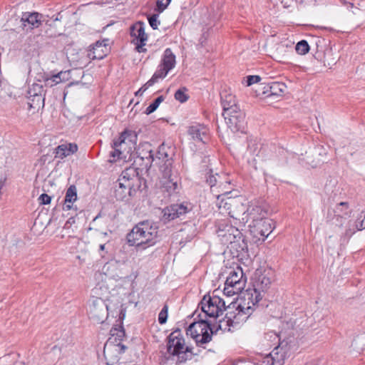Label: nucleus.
<instances>
[{
	"mask_svg": "<svg viewBox=\"0 0 365 365\" xmlns=\"http://www.w3.org/2000/svg\"><path fill=\"white\" fill-rule=\"evenodd\" d=\"M274 272L271 269H258L255 272L254 289L246 291L242 299L237 304V313L228 312L224 319L219 321L218 329L223 331H232L242 322L252 314L254 307L262 299L260 292H267L273 281Z\"/></svg>",
	"mask_w": 365,
	"mask_h": 365,
	"instance_id": "obj_1",
	"label": "nucleus"
},
{
	"mask_svg": "<svg viewBox=\"0 0 365 365\" xmlns=\"http://www.w3.org/2000/svg\"><path fill=\"white\" fill-rule=\"evenodd\" d=\"M176 64L175 56L170 48H168L164 51L161 61L158 68L153 75V81H158L160 78H164L168 72L171 71Z\"/></svg>",
	"mask_w": 365,
	"mask_h": 365,
	"instance_id": "obj_9",
	"label": "nucleus"
},
{
	"mask_svg": "<svg viewBox=\"0 0 365 365\" xmlns=\"http://www.w3.org/2000/svg\"><path fill=\"white\" fill-rule=\"evenodd\" d=\"M136 138L137 135L135 133L129 130H124L120 133L118 138H115L112 145L113 150L110 153V156L113 158V160L120 158V155H122L121 148L125 143L126 140L130 142H133Z\"/></svg>",
	"mask_w": 365,
	"mask_h": 365,
	"instance_id": "obj_10",
	"label": "nucleus"
},
{
	"mask_svg": "<svg viewBox=\"0 0 365 365\" xmlns=\"http://www.w3.org/2000/svg\"><path fill=\"white\" fill-rule=\"evenodd\" d=\"M137 153L138 156L143 160H146L145 163L146 166H150L154 160V153L150 148V145L148 143H145L140 148Z\"/></svg>",
	"mask_w": 365,
	"mask_h": 365,
	"instance_id": "obj_28",
	"label": "nucleus"
},
{
	"mask_svg": "<svg viewBox=\"0 0 365 365\" xmlns=\"http://www.w3.org/2000/svg\"><path fill=\"white\" fill-rule=\"evenodd\" d=\"M221 104L223 112L231 110L234 107H240L237 104L235 96L227 90H224L220 93Z\"/></svg>",
	"mask_w": 365,
	"mask_h": 365,
	"instance_id": "obj_25",
	"label": "nucleus"
},
{
	"mask_svg": "<svg viewBox=\"0 0 365 365\" xmlns=\"http://www.w3.org/2000/svg\"><path fill=\"white\" fill-rule=\"evenodd\" d=\"M138 189V188L135 187V185L117 181L114 190V196L118 200L127 202L135 194Z\"/></svg>",
	"mask_w": 365,
	"mask_h": 365,
	"instance_id": "obj_12",
	"label": "nucleus"
},
{
	"mask_svg": "<svg viewBox=\"0 0 365 365\" xmlns=\"http://www.w3.org/2000/svg\"><path fill=\"white\" fill-rule=\"evenodd\" d=\"M130 36L134 44L143 43L147 41V35L145 33L144 25L142 22H138L130 27Z\"/></svg>",
	"mask_w": 365,
	"mask_h": 365,
	"instance_id": "obj_24",
	"label": "nucleus"
},
{
	"mask_svg": "<svg viewBox=\"0 0 365 365\" xmlns=\"http://www.w3.org/2000/svg\"><path fill=\"white\" fill-rule=\"evenodd\" d=\"M109 39L104 38L102 41H96L93 45V60L102 59L107 56L109 52L108 46Z\"/></svg>",
	"mask_w": 365,
	"mask_h": 365,
	"instance_id": "obj_22",
	"label": "nucleus"
},
{
	"mask_svg": "<svg viewBox=\"0 0 365 365\" xmlns=\"http://www.w3.org/2000/svg\"><path fill=\"white\" fill-rule=\"evenodd\" d=\"M40 205H48L51 203V197L46 193L41 194L38 197Z\"/></svg>",
	"mask_w": 365,
	"mask_h": 365,
	"instance_id": "obj_44",
	"label": "nucleus"
},
{
	"mask_svg": "<svg viewBox=\"0 0 365 365\" xmlns=\"http://www.w3.org/2000/svg\"><path fill=\"white\" fill-rule=\"evenodd\" d=\"M145 44V42H143V43H138V44H135L136 45V50L138 51V52L141 53V52L145 51L146 49L143 48Z\"/></svg>",
	"mask_w": 365,
	"mask_h": 365,
	"instance_id": "obj_48",
	"label": "nucleus"
},
{
	"mask_svg": "<svg viewBox=\"0 0 365 365\" xmlns=\"http://www.w3.org/2000/svg\"><path fill=\"white\" fill-rule=\"evenodd\" d=\"M164 101L163 96H158L149 106L145 109V113L150 115L153 113L159 106V105Z\"/></svg>",
	"mask_w": 365,
	"mask_h": 365,
	"instance_id": "obj_35",
	"label": "nucleus"
},
{
	"mask_svg": "<svg viewBox=\"0 0 365 365\" xmlns=\"http://www.w3.org/2000/svg\"><path fill=\"white\" fill-rule=\"evenodd\" d=\"M62 16H61V13H58L56 17L53 19V21H61Z\"/></svg>",
	"mask_w": 365,
	"mask_h": 365,
	"instance_id": "obj_53",
	"label": "nucleus"
},
{
	"mask_svg": "<svg viewBox=\"0 0 365 365\" xmlns=\"http://www.w3.org/2000/svg\"><path fill=\"white\" fill-rule=\"evenodd\" d=\"M225 123L232 133H245V113L240 107H234L222 113Z\"/></svg>",
	"mask_w": 365,
	"mask_h": 365,
	"instance_id": "obj_6",
	"label": "nucleus"
},
{
	"mask_svg": "<svg viewBox=\"0 0 365 365\" xmlns=\"http://www.w3.org/2000/svg\"><path fill=\"white\" fill-rule=\"evenodd\" d=\"M185 232H191V234L190 235H187V237H185L186 241H190L195 235V229L191 225H187L184 229H181L180 230V235H181L182 238L184 237V235H185L184 234Z\"/></svg>",
	"mask_w": 365,
	"mask_h": 365,
	"instance_id": "obj_37",
	"label": "nucleus"
},
{
	"mask_svg": "<svg viewBox=\"0 0 365 365\" xmlns=\"http://www.w3.org/2000/svg\"><path fill=\"white\" fill-rule=\"evenodd\" d=\"M190 210L185 203L173 204L163 210V220L165 221L173 220L185 215Z\"/></svg>",
	"mask_w": 365,
	"mask_h": 365,
	"instance_id": "obj_13",
	"label": "nucleus"
},
{
	"mask_svg": "<svg viewBox=\"0 0 365 365\" xmlns=\"http://www.w3.org/2000/svg\"><path fill=\"white\" fill-rule=\"evenodd\" d=\"M349 204L346 202H341L337 205L336 210H329L327 216V222H331L332 225L341 227L344 220V215L349 214Z\"/></svg>",
	"mask_w": 365,
	"mask_h": 365,
	"instance_id": "obj_11",
	"label": "nucleus"
},
{
	"mask_svg": "<svg viewBox=\"0 0 365 365\" xmlns=\"http://www.w3.org/2000/svg\"><path fill=\"white\" fill-rule=\"evenodd\" d=\"M105 245L106 242L99 245V250L102 257H104V254L103 252H104Z\"/></svg>",
	"mask_w": 365,
	"mask_h": 365,
	"instance_id": "obj_50",
	"label": "nucleus"
},
{
	"mask_svg": "<svg viewBox=\"0 0 365 365\" xmlns=\"http://www.w3.org/2000/svg\"><path fill=\"white\" fill-rule=\"evenodd\" d=\"M91 230V227L90 226V225H88V231Z\"/></svg>",
	"mask_w": 365,
	"mask_h": 365,
	"instance_id": "obj_58",
	"label": "nucleus"
},
{
	"mask_svg": "<svg viewBox=\"0 0 365 365\" xmlns=\"http://www.w3.org/2000/svg\"><path fill=\"white\" fill-rule=\"evenodd\" d=\"M187 133L195 142L205 143L208 140V129L201 125L190 126Z\"/></svg>",
	"mask_w": 365,
	"mask_h": 365,
	"instance_id": "obj_20",
	"label": "nucleus"
},
{
	"mask_svg": "<svg viewBox=\"0 0 365 365\" xmlns=\"http://www.w3.org/2000/svg\"><path fill=\"white\" fill-rule=\"evenodd\" d=\"M29 102H28V106L29 110H34V112L35 110H38L40 108L44 107V101L45 98L42 96V95H30L29 97Z\"/></svg>",
	"mask_w": 365,
	"mask_h": 365,
	"instance_id": "obj_31",
	"label": "nucleus"
},
{
	"mask_svg": "<svg viewBox=\"0 0 365 365\" xmlns=\"http://www.w3.org/2000/svg\"><path fill=\"white\" fill-rule=\"evenodd\" d=\"M244 201L240 197H235L234 200H232V202L230 203V205L232 207L230 213L231 217L242 221V218L247 212V205Z\"/></svg>",
	"mask_w": 365,
	"mask_h": 365,
	"instance_id": "obj_15",
	"label": "nucleus"
},
{
	"mask_svg": "<svg viewBox=\"0 0 365 365\" xmlns=\"http://www.w3.org/2000/svg\"><path fill=\"white\" fill-rule=\"evenodd\" d=\"M44 22H46V24H48V26H51V24H48V20L47 21L45 20Z\"/></svg>",
	"mask_w": 365,
	"mask_h": 365,
	"instance_id": "obj_56",
	"label": "nucleus"
},
{
	"mask_svg": "<svg viewBox=\"0 0 365 365\" xmlns=\"http://www.w3.org/2000/svg\"><path fill=\"white\" fill-rule=\"evenodd\" d=\"M75 222V219L73 217H71L68 218V220L66 221L65 225H64V227L65 228H68L69 226L72 224V223H74Z\"/></svg>",
	"mask_w": 365,
	"mask_h": 365,
	"instance_id": "obj_49",
	"label": "nucleus"
},
{
	"mask_svg": "<svg viewBox=\"0 0 365 365\" xmlns=\"http://www.w3.org/2000/svg\"><path fill=\"white\" fill-rule=\"evenodd\" d=\"M118 346H120V353H123V352L125 351L126 348H127V347H126L125 345H123V344H119Z\"/></svg>",
	"mask_w": 365,
	"mask_h": 365,
	"instance_id": "obj_52",
	"label": "nucleus"
},
{
	"mask_svg": "<svg viewBox=\"0 0 365 365\" xmlns=\"http://www.w3.org/2000/svg\"><path fill=\"white\" fill-rule=\"evenodd\" d=\"M88 51H91V45H89L88 47Z\"/></svg>",
	"mask_w": 365,
	"mask_h": 365,
	"instance_id": "obj_55",
	"label": "nucleus"
},
{
	"mask_svg": "<svg viewBox=\"0 0 365 365\" xmlns=\"http://www.w3.org/2000/svg\"><path fill=\"white\" fill-rule=\"evenodd\" d=\"M110 334L112 336L116 335L119 339H121L125 335V332L123 329H118L116 328L112 329L110 330Z\"/></svg>",
	"mask_w": 365,
	"mask_h": 365,
	"instance_id": "obj_47",
	"label": "nucleus"
},
{
	"mask_svg": "<svg viewBox=\"0 0 365 365\" xmlns=\"http://www.w3.org/2000/svg\"><path fill=\"white\" fill-rule=\"evenodd\" d=\"M364 212H362L360 216L356 219V220L351 225L349 222V228L346 230V235L351 236L356 231H359L365 229V214L363 215Z\"/></svg>",
	"mask_w": 365,
	"mask_h": 365,
	"instance_id": "obj_30",
	"label": "nucleus"
},
{
	"mask_svg": "<svg viewBox=\"0 0 365 365\" xmlns=\"http://www.w3.org/2000/svg\"><path fill=\"white\" fill-rule=\"evenodd\" d=\"M43 91V86L34 83L32 86V88L30 89L29 93L31 95H42V92Z\"/></svg>",
	"mask_w": 365,
	"mask_h": 365,
	"instance_id": "obj_42",
	"label": "nucleus"
},
{
	"mask_svg": "<svg viewBox=\"0 0 365 365\" xmlns=\"http://www.w3.org/2000/svg\"><path fill=\"white\" fill-rule=\"evenodd\" d=\"M171 0H158L157 1V6L160 11L165 10L170 3Z\"/></svg>",
	"mask_w": 365,
	"mask_h": 365,
	"instance_id": "obj_46",
	"label": "nucleus"
},
{
	"mask_svg": "<svg viewBox=\"0 0 365 365\" xmlns=\"http://www.w3.org/2000/svg\"><path fill=\"white\" fill-rule=\"evenodd\" d=\"M78 150L76 143H64L59 145L55 148L56 158L63 159V158L75 153Z\"/></svg>",
	"mask_w": 365,
	"mask_h": 365,
	"instance_id": "obj_26",
	"label": "nucleus"
},
{
	"mask_svg": "<svg viewBox=\"0 0 365 365\" xmlns=\"http://www.w3.org/2000/svg\"><path fill=\"white\" fill-rule=\"evenodd\" d=\"M211 325V321L198 314L195 322L187 328L186 334L193 339L197 346H202L212 340L213 331Z\"/></svg>",
	"mask_w": 365,
	"mask_h": 365,
	"instance_id": "obj_3",
	"label": "nucleus"
},
{
	"mask_svg": "<svg viewBox=\"0 0 365 365\" xmlns=\"http://www.w3.org/2000/svg\"><path fill=\"white\" fill-rule=\"evenodd\" d=\"M286 86L284 83L279 82H272L269 85V90H267L265 93H268V96H282L284 92Z\"/></svg>",
	"mask_w": 365,
	"mask_h": 365,
	"instance_id": "obj_33",
	"label": "nucleus"
},
{
	"mask_svg": "<svg viewBox=\"0 0 365 365\" xmlns=\"http://www.w3.org/2000/svg\"><path fill=\"white\" fill-rule=\"evenodd\" d=\"M168 315V306L167 304H165L159 313L158 322L160 324H165L167 322Z\"/></svg>",
	"mask_w": 365,
	"mask_h": 365,
	"instance_id": "obj_39",
	"label": "nucleus"
},
{
	"mask_svg": "<svg viewBox=\"0 0 365 365\" xmlns=\"http://www.w3.org/2000/svg\"><path fill=\"white\" fill-rule=\"evenodd\" d=\"M148 21H149L150 26L153 29H157L158 25L160 24V21L158 20V15L157 14H153V15L150 16L148 18Z\"/></svg>",
	"mask_w": 365,
	"mask_h": 365,
	"instance_id": "obj_43",
	"label": "nucleus"
},
{
	"mask_svg": "<svg viewBox=\"0 0 365 365\" xmlns=\"http://www.w3.org/2000/svg\"><path fill=\"white\" fill-rule=\"evenodd\" d=\"M118 181L135 185V187L138 188L140 187V185L138 169L134 167H129L128 168H125L122 172L120 177L118 180Z\"/></svg>",
	"mask_w": 365,
	"mask_h": 365,
	"instance_id": "obj_21",
	"label": "nucleus"
},
{
	"mask_svg": "<svg viewBox=\"0 0 365 365\" xmlns=\"http://www.w3.org/2000/svg\"><path fill=\"white\" fill-rule=\"evenodd\" d=\"M83 212V210L80 211L78 214H77L76 215H78L80 214H81Z\"/></svg>",
	"mask_w": 365,
	"mask_h": 365,
	"instance_id": "obj_59",
	"label": "nucleus"
},
{
	"mask_svg": "<svg viewBox=\"0 0 365 365\" xmlns=\"http://www.w3.org/2000/svg\"><path fill=\"white\" fill-rule=\"evenodd\" d=\"M295 49L299 54L304 55L309 52V46L307 41L302 40L297 43Z\"/></svg>",
	"mask_w": 365,
	"mask_h": 365,
	"instance_id": "obj_36",
	"label": "nucleus"
},
{
	"mask_svg": "<svg viewBox=\"0 0 365 365\" xmlns=\"http://www.w3.org/2000/svg\"><path fill=\"white\" fill-rule=\"evenodd\" d=\"M217 233L224 243L234 244L242 240L245 244V240L240 230L226 222H220L218 224Z\"/></svg>",
	"mask_w": 365,
	"mask_h": 365,
	"instance_id": "obj_8",
	"label": "nucleus"
},
{
	"mask_svg": "<svg viewBox=\"0 0 365 365\" xmlns=\"http://www.w3.org/2000/svg\"><path fill=\"white\" fill-rule=\"evenodd\" d=\"M246 279L243 278L242 269L237 267L230 271L225 283L224 294L231 297L241 292L245 287Z\"/></svg>",
	"mask_w": 365,
	"mask_h": 365,
	"instance_id": "obj_7",
	"label": "nucleus"
},
{
	"mask_svg": "<svg viewBox=\"0 0 365 365\" xmlns=\"http://www.w3.org/2000/svg\"><path fill=\"white\" fill-rule=\"evenodd\" d=\"M77 200V190L74 185H71L66 190L63 200V210H70L73 207V203Z\"/></svg>",
	"mask_w": 365,
	"mask_h": 365,
	"instance_id": "obj_27",
	"label": "nucleus"
},
{
	"mask_svg": "<svg viewBox=\"0 0 365 365\" xmlns=\"http://www.w3.org/2000/svg\"><path fill=\"white\" fill-rule=\"evenodd\" d=\"M59 36H63V37H64V38H66V37H67L66 35H64V34H59Z\"/></svg>",
	"mask_w": 365,
	"mask_h": 365,
	"instance_id": "obj_57",
	"label": "nucleus"
},
{
	"mask_svg": "<svg viewBox=\"0 0 365 365\" xmlns=\"http://www.w3.org/2000/svg\"><path fill=\"white\" fill-rule=\"evenodd\" d=\"M284 364V353H279L276 347L270 354L266 355L260 365H283Z\"/></svg>",
	"mask_w": 365,
	"mask_h": 365,
	"instance_id": "obj_23",
	"label": "nucleus"
},
{
	"mask_svg": "<svg viewBox=\"0 0 365 365\" xmlns=\"http://www.w3.org/2000/svg\"><path fill=\"white\" fill-rule=\"evenodd\" d=\"M165 188L170 193L175 192L178 188L177 182H173V180H168V182L165 183Z\"/></svg>",
	"mask_w": 365,
	"mask_h": 365,
	"instance_id": "obj_40",
	"label": "nucleus"
},
{
	"mask_svg": "<svg viewBox=\"0 0 365 365\" xmlns=\"http://www.w3.org/2000/svg\"><path fill=\"white\" fill-rule=\"evenodd\" d=\"M168 352L178 357L177 361L184 363L195 354L192 348L185 346V339L179 329L173 331L168 336Z\"/></svg>",
	"mask_w": 365,
	"mask_h": 365,
	"instance_id": "obj_4",
	"label": "nucleus"
},
{
	"mask_svg": "<svg viewBox=\"0 0 365 365\" xmlns=\"http://www.w3.org/2000/svg\"><path fill=\"white\" fill-rule=\"evenodd\" d=\"M230 192L228 190H222V193L218 194L216 193L215 195L217 197L216 205L218 207V210L222 214H228L231 212V209L232 207L230 205V203L232 202V200H234L235 197H228V194Z\"/></svg>",
	"mask_w": 365,
	"mask_h": 365,
	"instance_id": "obj_18",
	"label": "nucleus"
},
{
	"mask_svg": "<svg viewBox=\"0 0 365 365\" xmlns=\"http://www.w3.org/2000/svg\"><path fill=\"white\" fill-rule=\"evenodd\" d=\"M68 75L69 71H61L57 74L53 75L51 78H47L46 80V84L49 85L51 83L58 84L63 81L67 80L68 78Z\"/></svg>",
	"mask_w": 365,
	"mask_h": 365,
	"instance_id": "obj_34",
	"label": "nucleus"
},
{
	"mask_svg": "<svg viewBox=\"0 0 365 365\" xmlns=\"http://www.w3.org/2000/svg\"><path fill=\"white\" fill-rule=\"evenodd\" d=\"M156 158L158 160L165 161V164L166 165V168L164 170L165 175H170V170L168 169V166L171 165V158H169V155L165 151V147L164 146V145L160 146L159 150L156 153Z\"/></svg>",
	"mask_w": 365,
	"mask_h": 365,
	"instance_id": "obj_32",
	"label": "nucleus"
},
{
	"mask_svg": "<svg viewBox=\"0 0 365 365\" xmlns=\"http://www.w3.org/2000/svg\"><path fill=\"white\" fill-rule=\"evenodd\" d=\"M153 77L147 82L145 83L136 93L135 95H142L150 86H152L154 83L158 82L156 79H155L153 81Z\"/></svg>",
	"mask_w": 365,
	"mask_h": 365,
	"instance_id": "obj_41",
	"label": "nucleus"
},
{
	"mask_svg": "<svg viewBox=\"0 0 365 365\" xmlns=\"http://www.w3.org/2000/svg\"><path fill=\"white\" fill-rule=\"evenodd\" d=\"M201 309L204 313L202 316L203 318L207 319V317H210L215 319L220 315L222 314L223 312L227 309H235L236 312V307L237 305L236 304L230 303V304L227 307L225 305V302L217 295L211 296H205L201 301ZM229 312H233L232 311H229ZM228 312H227V314ZM237 312H235L237 314Z\"/></svg>",
	"mask_w": 365,
	"mask_h": 365,
	"instance_id": "obj_5",
	"label": "nucleus"
},
{
	"mask_svg": "<svg viewBox=\"0 0 365 365\" xmlns=\"http://www.w3.org/2000/svg\"><path fill=\"white\" fill-rule=\"evenodd\" d=\"M250 227L253 229L252 232L255 233L256 237L259 235L267 237L272 231L270 220L267 218L258 220L257 222H254L253 225H250Z\"/></svg>",
	"mask_w": 365,
	"mask_h": 365,
	"instance_id": "obj_19",
	"label": "nucleus"
},
{
	"mask_svg": "<svg viewBox=\"0 0 365 365\" xmlns=\"http://www.w3.org/2000/svg\"><path fill=\"white\" fill-rule=\"evenodd\" d=\"M71 60H72V61H75V60H76V58H71Z\"/></svg>",
	"mask_w": 365,
	"mask_h": 365,
	"instance_id": "obj_60",
	"label": "nucleus"
},
{
	"mask_svg": "<svg viewBox=\"0 0 365 365\" xmlns=\"http://www.w3.org/2000/svg\"><path fill=\"white\" fill-rule=\"evenodd\" d=\"M265 216L266 212L260 206H250L247 207V212L245 213V215L242 218V222L245 224L251 220L250 225H253L254 222H257L258 220L265 219Z\"/></svg>",
	"mask_w": 365,
	"mask_h": 365,
	"instance_id": "obj_17",
	"label": "nucleus"
},
{
	"mask_svg": "<svg viewBox=\"0 0 365 365\" xmlns=\"http://www.w3.org/2000/svg\"><path fill=\"white\" fill-rule=\"evenodd\" d=\"M5 180L6 179L4 178V180H0V190L3 187V186L4 185V182H5Z\"/></svg>",
	"mask_w": 365,
	"mask_h": 365,
	"instance_id": "obj_54",
	"label": "nucleus"
},
{
	"mask_svg": "<svg viewBox=\"0 0 365 365\" xmlns=\"http://www.w3.org/2000/svg\"><path fill=\"white\" fill-rule=\"evenodd\" d=\"M225 177L220 175L218 173L215 175L210 174L207 178V182L210 186L213 193H217L226 190L227 185H230V182L227 180H222Z\"/></svg>",
	"mask_w": 365,
	"mask_h": 365,
	"instance_id": "obj_16",
	"label": "nucleus"
},
{
	"mask_svg": "<svg viewBox=\"0 0 365 365\" xmlns=\"http://www.w3.org/2000/svg\"><path fill=\"white\" fill-rule=\"evenodd\" d=\"M64 50H65V53H66V56H67L68 59H70V58H71V56H71V53H70V52H69V51H70V47L65 48V49H64Z\"/></svg>",
	"mask_w": 365,
	"mask_h": 365,
	"instance_id": "obj_51",
	"label": "nucleus"
},
{
	"mask_svg": "<svg viewBox=\"0 0 365 365\" xmlns=\"http://www.w3.org/2000/svg\"><path fill=\"white\" fill-rule=\"evenodd\" d=\"M186 88H182L178 89L175 93V98L180 103H184L188 99L187 95L185 93Z\"/></svg>",
	"mask_w": 365,
	"mask_h": 365,
	"instance_id": "obj_38",
	"label": "nucleus"
},
{
	"mask_svg": "<svg viewBox=\"0 0 365 365\" xmlns=\"http://www.w3.org/2000/svg\"><path fill=\"white\" fill-rule=\"evenodd\" d=\"M21 365H24V364H21Z\"/></svg>",
	"mask_w": 365,
	"mask_h": 365,
	"instance_id": "obj_61",
	"label": "nucleus"
},
{
	"mask_svg": "<svg viewBox=\"0 0 365 365\" xmlns=\"http://www.w3.org/2000/svg\"><path fill=\"white\" fill-rule=\"evenodd\" d=\"M158 227L148 220L138 223L127 235L130 245L145 250L157 242Z\"/></svg>",
	"mask_w": 365,
	"mask_h": 365,
	"instance_id": "obj_2",
	"label": "nucleus"
},
{
	"mask_svg": "<svg viewBox=\"0 0 365 365\" xmlns=\"http://www.w3.org/2000/svg\"><path fill=\"white\" fill-rule=\"evenodd\" d=\"M261 80L259 76H248L247 77V86H250L254 83H258Z\"/></svg>",
	"mask_w": 365,
	"mask_h": 365,
	"instance_id": "obj_45",
	"label": "nucleus"
},
{
	"mask_svg": "<svg viewBox=\"0 0 365 365\" xmlns=\"http://www.w3.org/2000/svg\"><path fill=\"white\" fill-rule=\"evenodd\" d=\"M43 21H45V16L36 11L24 12L21 18L23 29L26 26V24L29 26L31 30L38 28Z\"/></svg>",
	"mask_w": 365,
	"mask_h": 365,
	"instance_id": "obj_14",
	"label": "nucleus"
},
{
	"mask_svg": "<svg viewBox=\"0 0 365 365\" xmlns=\"http://www.w3.org/2000/svg\"><path fill=\"white\" fill-rule=\"evenodd\" d=\"M248 151L253 156L261 159L264 158L265 148L257 139H250L248 143Z\"/></svg>",
	"mask_w": 365,
	"mask_h": 365,
	"instance_id": "obj_29",
	"label": "nucleus"
}]
</instances>
